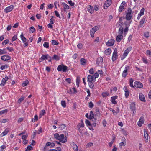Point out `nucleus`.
Instances as JSON below:
<instances>
[{
  "instance_id": "nucleus-20",
  "label": "nucleus",
  "mask_w": 151,
  "mask_h": 151,
  "mask_svg": "<svg viewBox=\"0 0 151 151\" xmlns=\"http://www.w3.org/2000/svg\"><path fill=\"white\" fill-rule=\"evenodd\" d=\"M72 145L73 149L75 151H78V148L76 144L74 142L72 143Z\"/></svg>"
},
{
  "instance_id": "nucleus-54",
  "label": "nucleus",
  "mask_w": 151,
  "mask_h": 151,
  "mask_svg": "<svg viewBox=\"0 0 151 151\" xmlns=\"http://www.w3.org/2000/svg\"><path fill=\"white\" fill-rule=\"evenodd\" d=\"M93 76L94 78L96 80V79L99 76V73L97 72H96L94 75H92Z\"/></svg>"
},
{
  "instance_id": "nucleus-33",
  "label": "nucleus",
  "mask_w": 151,
  "mask_h": 151,
  "mask_svg": "<svg viewBox=\"0 0 151 151\" xmlns=\"http://www.w3.org/2000/svg\"><path fill=\"white\" fill-rule=\"evenodd\" d=\"M111 52V50L110 48H108L105 50L104 53L106 55H109Z\"/></svg>"
},
{
  "instance_id": "nucleus-4",
  "label": "nucleus",
  "mask_w": 151,
  "mask_h": 151,
  "mask_svg": "<svg viewBox=\"0 0 151 151\" xmlns=\"http://www.w3.org/2000/svg\"><path fill=\"white\" fill-rule=\"evenodd\" d=\"M132 47L130 46L128 47L125 50L123 53L122 56L121 58V60H122L128 54L129 52L132 50Z\"/></svg>"
},
{
  "instance_id": "nucleus-16",
  "label": "nucleus",
  "mask_w": 151,
  "mask_h": 151,
  "mask_svg": "<svg viewBox=\"0 0 151 151\" xmlns=\"http://www.w3.org/2000/svg\"><path fill=\"white\" fill-rule=\"evenodd\" d=\"M48 58H51V57L48 54L43 55L42 56L40 59V60H41L40 62L46 60H47Z\"/></svg>"
},
{
  "instance_id": "nucleus-23",
  "label": "nucleus",
  "mask_w": 151,
  "mask_h": 151,
  "mask_svg": "<svg viewBox=\"0 0 151 151\" xmlns=\"http://www.w3.org/2000/svg\"><path fill=\"white\" fill-rule=\"evenodd\" d=\"M55 145V143L53 142H47L46 143V146L48 147L50 146V147L51 148L53 147Z\"/></svg>"
},
{
  "instance_id": "nucleus-2",
  "label": "nucleus",
  "mask_w": 151,
  "mask_h": 151,
  "mask_svg": "<svg viewBox=\"0 0 151 151\" xmlns=\"http://www.w3.org/2000/svg\"><path fill=\"white\" fill-rule=\"evenodd\" d=\"M57 70L58 71H62L65 72L68 71L69 70V68L67 66L62 64L59 65L58 66Z\"/></svg>"
},
{
  "instance_id": "nucleus-46",
  "label": "nucleus",
  "mask_w": 151,
  "mask_h": 151,
  "mask_svg": "<svg viewBox=\"0 0 151 151\" xmlns=\"http://www.w3.org/2000/svg\"><path fill=\"white\" fill-rule=\"evenodd\" d=\"M96 115L99 117H100L101 115L99 111V109H96Z\"/></svg>"
},
{
  "instance_id": "nucleus-53",
  "label": "nucleus",
  "mask_w": 151,
  "mask_h": 151,
  "mask_svg": "<svg viewBox=\"0 0 151 151\" xmlns=\"http://www.w3.org/2000/svg\"><path fill=\"white\" fill-rule=\"evenodd\" d=\"M24 97H22L20 98L17 101V103L20 104L21 102L24 99Z\"/></svg>"
},
{
  "instance_id": "nucleus-55",
  "label": "nucleus",
  "mask_w": 151,
  "mask_h": 151,
  "mask_svg": "<svg viewBox=\"0 0 151 151\" xmlns=\"http://www.w3.org/2000/svg\"><path fill=\"white\" fill-rule=\"evenodd\" d=\"M127 75L128 72L123 71L122 73V76L123 77L125 78Z\"/></svg>"
},
{
  "instance_id": "nucleus-17",
  "label": "nucleus",
  "mask_w": 151,
  "mask_h": 151,
  "mask_svg": "<svg viewBox=\"0 0 151 151\" xmlns=\"http://www.w3.org/2000/svg\"><path fill=\"white\" fill-rule=\"evenodd\" d=\"M115 41L114 40L110 39L106 43V45L108 46H113L114 44Z\"/></svg>"
},
{
  "instance_id": "nucleus-15",
  "label": "nucleus",
  "mask_w": 151,
  "mask_h": 151,
  "mask_svg": "<svg viewBox=\"0 0 151 151\" xmlns=\"http://www.w3.org/2000/svg\"><path fill=\"white\" fill-rule=\"evenodd\" d=\"M95 79L93 77V75H89L87 76V82H94L95 81Z\"/></svg>"
},
{
  "instance_id": "nucleus-32",
  "label": "nucleus",
  "mask_w": 151,
  "mask_h": 151,
  "mask_svg": "<svg viewBox=\"0 0 151 151\" xmlns=\"http://www.w3.org/2000/svg\"><path fill=\"white\" fill-rule=\"evenodd\" d=\"M20 37L21 40H22L23 42H25L27 41V39L24 37L23 33H22L20 35Z\"/></svg>"
},
{
  "instance_id": "nucleus-9",
  "label": "nucleus",
  "mask_w": 151,
  "mask_h": 151,
  "mask_svg": "<svg viewBox=\"0 0 151 151\" xmlns=\"http://www.w3.org/2000/svg\"><path fill=\"white\" fill-rule=\"evenodd\" d=\"M11 59V57L8 55H4L1 57V59L4 61L9 60Z\"/></svg>"
},
{
  "instance_id": "nucleus-35",
  "label": "nucleus",
  "mask_w": 151,
  "mask_h": 151,
  "mask_svg": "<svg viewBox=\"0 0 151 151\" xmlns=\"http://www.w3.org/2000/svg\"><path fill=\"white\" fill-rule=\"evenodd\" d=\"M46 113L45 111V110H42L40 112L39 116L41 117L42 116H44Z\"/></svg>"
},
{
  "instance_id": "nucleus-29",
  "label": "nucleus",
  "mask_w": 151,
  "mask_h": 151,
  "mask_svg": "<svg viewBox=\"0 0 151 151\" xmlns=\"http://www.w3.org/2000/svg\"><path fill=\"white\" fill-rule=\"evenodd\" d=\"M103 62V59L102 57H99L97 59L96 61V64H99L100 63H102Z\"/></svg>"
},
{
  "instance_id": "nucleus-5",
  "label": "nucleus",
  "mask_w": 151,
  "mask_h": 151,
  "mask_svg": "<svg viewBox=\"0 0 151 151\" xmlns=\"http://www.w3.org/2000/svg\"><path fill=\"white\" fill-rule=\"evenodd\" d=\"M118 58L117 54V49L116 48H115L114 51L113 53L112 57V60L113 61H114Z\"/></svg>"
},
{
  "instance_id": "nucleus-52",
  "label": "nucleus",
  "mask_w": 151,
  "mask_h": 151,
  "mask_svg": "<svg viewBox=\"0 0 151 151\" xmlns=\"http://www.w3.org/2000/svg\"><path fill=\"white\" fill-rule=\"evenodd\" d=\"M130 22H127L126 21L124 22V24L125 25L126 27H129L130 24H131Z\"/></svg>"
},
{
  "instance_id": "nucleus-60",
  "label": "nucleus",
  "mask_w": 151,
  "mask_h": 151,
  "mask_svg": "<svg viewBox=\"0 0 151 151\" xmlns=\"http://www.w3.org/2000/svg\"><path fill=\"white\" fill-rule=\"evenodd\" d=\"M53 7V5L52 4H50L47 5V9H51Z\"/></svg>"
},
{
  "instance_id": "nucleus-62",
  "label": "nucleus",
  "mask_w": 151,
  "mask_h": 151,
  "mask_svg": "<svg viewBox=\"0 0 151 151\" xmlns=\"http://www.w3.org/2000/svg\"><path fill=\"white\" fill-rule=\"evenodd\" d=\"M93 145V143L90 142L87 144L86 146L87 147H91Z\"/></svg>"
},
{
  "instance_id": "nucleus-13",
  "label": "nucleus",
  "mask_w": 151,
  "mask_h": 151,
  "mask_svg": "<svg viewBox=\"0 0 151 151\" xmlns=\"http://www.w3.org/2000/svg\"><path fill=\"white\" fill-rule=\"evenodd\" d=\"M144 123V117L143 116H141L139 121H138L137 123V125L139 127H141L142 125Z\"/></svg>"
},
{
  "instance_id": "nucleus-63",
  "label": "nucleus",
  "mask_w": 151,
  "mask_h": 151,
  "mask_svg": "<svg viewBox=\"0 0 151 151\" xmlns=\"http://www.w3.org/2000/svg\"><path fill=\"white\" fill-rule=\"evenodd\" d=\"M6 147L5 145H3L0 147V151H2L3 150L5 149Z\"/></svg>"
},
{
  "instance_id": "nucleus-57",
  "label": "nucleus",
  "mask_w": 151,
  "mask_h": 151,
  "mask_svg": "<svg viewBox=\"0 0 151 151\" xmlns=\"http://www.w3.org/2000/svg\"><path fill=\"white\" fill-rule=\"evenodd\" d=\"M124 6L120 5L118 9L119 12H122V10L124 9Z\"/></svg>"
},
{
  "instance_id": "nucleus-3",
  "label": "nucleus",
  "mask_w": 151,
  "mask_h": 151,
  "mask_svg": "<svg viewBox=\"0 0 151 151\" xmlns=\"http://www.w3.org/2000/svg\"><path fill=\"white\" fill-rule=\"evenodd\" d=\"M132 10L130 8H129L127 9V12L126 13V19L127 21H130L131 20L132 15Z\"/></svg>"
},
{
  "instance_id": "nucleus-21",
  "label": "nucleus",
  "mask_w": 151,
  "mask_h": 151,
  "mask_svg": "<svg viewBox=\"0 0 151 151\" xmlns=\"http://www.w3.org/2000/svg\"><path fill=\"white\" fill-rule=\"evenodd\" d=\"M87 10L88 11L91 13H93L94 10L93 7L91 5H89L88 6L87 8Z\"/></svg>"
},
{
  "instance_id": "nucleus-44",
  "label": "nucleus",
  "mask_w": 151,
  "mask_h": 151,
  "mask_svg": "<svg viewBox=\"0 0 151 151\" xmlns=\"http://www.w3.org/2000/svg\"><path fill=\"white\" fill-rule=\"evenodd\" d=\"M99 26H96L92 28V30H94L95 32L98 30L99 29Z\"/></svg>"
},
{
  "instance_id": "nucleus-51",
  "label": "nucleus",
  "mask_w": 151,
  "mask_h": 151,
  "mask_svg": "<svg viewBox=\"0 0 151 151\" xmlns=\"http://www.w3.org/2000/svg\"><path fill=\"white\" fill-rule=\"evenodd\" d=\"M142 60L143 63H145L146 64H147L148 63V61L147 59L145 57H143L142 58Z\"/></svg>"
},
{
  "instance_id": "nucleus-42",
  "label": "nucleus",
  "mask_w": 151,
  "mask_h": 151,
  "mask_svg": "<svg viewBox=\"0 0 151 151\" xmlns=\"http://www.w3.org/2000/svg\"><path fill=\"white\" fill-rule=\"evenodd\" d=\"M43 46L44 47L46 48H49V43L47 42H45Z\"/></svg>"
},
{
  "instance_id": "nucleus-41",
  "label": "nucleus",
  "mask_w": 151,
  "mask_h": 151,
  "mask_svg": "<svg viewBox=\"0 0 151 151\" xmlns=\"http://www.w3.org/2000/svg\"><path fill=\"white\" fill-rule=\"evenodd\" d=\"M9 41L8 39L5 40L2 42V45H5L7 44H8L9 43Z\"/></svg>"
},
{
  "instance_id": "nucleus-12",
  "label": "nucleus",
  "mask_w": 151,
  "mask_h": 151,
  "mask_svg": "<svg viewBox=\"0 0 151 151\" xmlns=\"http://www.w3.org/2000/svg\"><path fill=\"white\" fill-rule=\"evenodd\" d=\"M134 86L136 88H142L143 87V84L141 82L138 81H135L134 83Z\"/></svg>"
},
{
  "instance_id": "nucleus-14",
  "label": "nucleus",
  "mask_w": 151,
  "mask_h": 151,
  "mask_svg": "<svg viewBox=\"0 0 151 151\" xmlns=\"http://www.w3.org/2000/svg\"><path fill=\"white\" fill-rule=\"evenodd\" d=\"M147 132L146 129H144V138L145 141L146 142H147L148 141V134Z\"/></svg>"
},
{
  "instance_id": "nucleus-64",
  "label": "nucleus",
  "mask_w": 151,
  "mask_h": 151,
  "mask_svg": "<svg viewBox=\"0 0 151 151\" xmlns=\"http://www.w3.org/2000/svg\"><path fill=\"white\" fill-rule=\"evenodd\" d=\"M146 53L149 57H151V51L147 50L146 51Z\"/></svg>"
},
{
  "instance_id": "nucleus-7",
  "label": "nucleus",
  "mask_w": 151,
  "mask_h": 151,
  "mask_svg": "<svg viewBox=\"0 0 151 151\" xmlns=\"http://www.w3.org/2000/svg\"><path fill=\"white\" fill-rule=\"evenodd\" d=\"M14 8L13 5H11L5 8L4 10V12L6 13L10 12Z\"/></svg>"
},
{
  "instance_id": "nucleus-31",
  "label": "nucleus",
  "mask_w": 151,
  "mask_h": 151,
  "mask_svg": "<svg viewBox=\"0 0 151 151\" xmlns=\"http://www.w3.org/2000/svg\"><path fill=\"white\" fill-rule=\"evenodd\" d=\"M119 25L120 27L119 29L118 33L119 35H122L123 31V27L120 24H119Z\"/></svg>"
},
{
  "instance_id": "nucleus-58",
  "label": "nucleus",
  "mask_w": 151,
  "mask_h": 151,
  "mask_svg": "<svg viewBox=\"0 0 151 151\" xmlns=\"http://www.w3.org/2000/svg\"><path fill=\"white\" fill-rule=\"evenodd\" d=\"M17 38V35H14L12 37L11 40L12 42L15 41Z\"/></svg>"
},
{
  "instance_id": "nucleus-26",
  "label": "nucleus",
  "mask_w": 151,
  "mask_h": 151,
  "mask_svg": "<svg viewBox=\"0 0 151 151\" xmlns=\"http://www.w3.org/2000/svg\"><path fill=\"white\" fill-rule=\"evenodd\" d=\"M139 99L140 100L144 102L145 101V99L144 96V95L142 93H140L139 94Z\"/></svg>"
},
{
  "instance_id": "nucleus-50",
  "label": "nucleus",
  "mask_w": 151,
  "mask_h": 151,
  "mask_svg": "<svg viewBox=\"0 0 151 151\" xmlns=\"http://www.w3.org/2000/svg\"><path fill=\"white\" fill-rule=\"evenodd\" d=\"M53 58V59L57 61L59 60L60 59L59 57L56 55H54Z\"/></svg>"
},
{
  "instance_id": "nucleus-25",
  "label": "nucleus",
  "mask_w": 151,
  "mask_h": 151,
  "mask_svg": "<svg viewBox=\"0 0 151 151\" xmlns=\"http://www.w3.org/2000/svg\"><path fill=\"white\" fill-rule=\"evenodd\" d=\"M7 53V52L6 51V49L4 48L3 49H0V55L6 54Z\"/></svg>"
},
{
  "instance_id": "nucleus-24",
  "label": "nucleus",
  "mask_w": 151,
  "mask_h": 151,
  "mask_svg": "<svg viewBox=\"0 0 151 151\" xmlns=\"http://www.w3.org/2000/svg\"><path fill=\"white\" fill-rule=\"evenodd\" d=\"M87 60L84 58H81L80 59V62L81 64L83 65H85L86 63Z\"/></svg>"
},
{
  "instance_id": "nucleus-40",
  "label": "nucleus",
  "mask_w": 151,
  "mask_h": 151,
  "mask_svg": "<svg viewBox=\"0 0 151 151\" xmlns=\"http://www.w3.org/2000/svg\"><path fill=\"white\" fill-rule=\"evenodd\" d=\"M134 81L133 80L132 78H130L129 79L130 86L132 88H134V86L133 84V83Z\"/></svg>"
},
{
  "instance_id": "nucleus-37",
  "label": "nucleus",
  "mask_w": 151,
  "mask_h": 151,
  "mask_svg": "<svg viewBox=\"0 0 151 151\" xmlns=\"http://www.w3.org/2000/svg\"><path fill=\"white\" fill-rule=\"evenodd\" d=\"M29 83V81L27 80H26L23 82V83L22 84V86L23 87L26 86Z\"/></svg>"
},
{
  "instance_id": "nucleus-34",
  "label": "nucleus",
  "mask_w": 151,
  "mask_h": 151,
  "mask_svg": "<svg viewBox=\"0 0 151 151\" xmlns=\"http://www.w3.org/2000/svg\"><path fill=\"white\" fill-rule=\"evenodd\" d=\"M109 92L107 91L103 92L102 93V96L103 97H106L109 96Z\"/></svg>"
},
{
  "instance_id": "nucleus-49",
  "label": "nucleus",
  "mask_w": 151,
  "mask_h": 151,
  "mask_svg": "<svg viewBox=\"0 0 151 151\" xmlns=\"http://www.w3.org/2000/svg\"><path fill=\"white\" fill-rule=\"evenodd\" d=\"M65 127L66 126L65 124H62L60 126L59 128L61 130H63L65 128Z\"/></svg>"
},
{
  "instance_id": "nucleus-47",
  "label": "nucleus",
  "mask_w": 151,
  "mask_h": 151,
  "mask_svg": "<svg viewBox=\"0 0 151 151\" xmlns=\"http://www.w3.org/2000/svg\"><path fill=\"white\" fill-rule=\"evenodd\" d=\"M8 67V66L6 65L5 64L4 65H2L0 67V69L1 70H3L5 69L6 68H7Z\"/></svg>"
},
{
  "instance_id": "nucleus-59",
  "label": "nucleus",
  "mask_w": 151,
  "mask_h": 151,
  "mask_svg": "<svg viewBox=\"0 0 151 151\" xmlns=\"http://www.w3.org/2000/svg\"><path fill=\"white\" fill-rule=\"evenodd\" d=\"M144 36L145 37L147 38H148L149 37V32H145L144 34Z\"/></svg>"
},
{
  "instance_id": "nucleus-36",
  "label": "nucleus",
  "mask_w": 151,
  "mask_h": 151,
  "mask_svg": "<svg viewBox=\"0 0 151 151\" xmlns=\"http://www.w3.org/2000/svg\"><path fill=\"white\" fill-rule=\"evenodd\" d=\"M62 4L64 6L65 9H68L69 8V6L65 2L62 3Z\"/></svg>"
},
{
  "instance_id": "nucleus-39",
  "label": "nucleus",
  "mask_w": 151,
  "mask_h": 151,
  "mask_svg": "<svg viewBox=\"0 0 151 151\" xmlns=\"http://www.w3.org/2000/svg\"><path fill=\"white\" fill-rule=\"evenodd\" d=\"M95 32H96L94 30H92V29H91L90 31V34L91 37H94V34Z\"/></svg>"
},
{
  "instance_id": "nucleus-30",
  "label": "nucleus",
  "mask_w": 151,
  "mask_h": 151,
  "mask_svg": "<svg viewBox=\"0 0 151 151\" xmlns=\"http://www.w3.org/2000/svg\"><path fill=\"white\" fill-rule=\"evenodd\" d=\"M9 131L8 129H6L1 134V136L3 137L6 135L9 132Z\"/></svg>"
},
{
  "instance_id": "nucleus-18",
  "label": "nucleus",
  "mask_w": 151,
  "mask_h": 151,
  "mask_svg": "<svg viewBox=\"0 0 151 151\" xmlns=\"http://www.w3.org/2000/svg\"><path fill=\"white\" fill-rule=\"evenodd\" d=\"M67 92L69 94H74L77 93V91L75 88H72L70 89L69 91H67Z\"/></svg>"
},
{
  "instance_id": "nucleus-19",
  "label": "nucleus",
  "mask_w": 151,
  "mask_h": 151,
  "mask_svg": "<svg viewBox=\"0 0 151 151\" xmlns=\"http://www.w3.org/2000/svg\"><path fill=\"white\" fill-rule=\"evenodd\" d=\"M118 98L117 96H115L111 97V102L113 104H117V101L115 100L116 99Z\"/></svg>"
},
{
  "instance_id": "nucleus-1",
  "label": "nucleus",
  "mask_w": 151,
  "mask_h": 151,
  "mask_svg": "<svg viewBox=\"0 0 151 151\" xmlns=\"http://www.w3.org/2000/svg\"><path fill=\"white\" fill-rule=\"evenodd\" d=\"M54 137L57 140L62 143H65L67 141V137L63 134L59 135L58 133H55L54 134Z\"/></svg>"
},
{
  "instance_id": "nucleus-45",
  "label": "nucleus",
  "mask_w": 151,
  "mask_h": 151,
  "mask_svg": "<svg viewBox=\"0 0 151 151\" xmlns=\"http://www.w3.org/2000/svg\"><path fill=\"white\" fill-rule=\"evenodd\" d=\"M51 42L52 45H58L59 44V42L58 41L54 40H52Z\"/></svg>"
},
{
  "instance_id": "nucleus-11",
  "label": "nucleus",
  "mask_w": 151,
  "mask_h": 151,
  "mask_svg": "<svg viewBox=\"0 0 151 151\" xmlns=\"http://www.w3.org/2000/svg\"><path fill=\"white\" fill-rule=\"evenodd\" d=\"M9 78L8 76H6L3 78L1 80V83L0 84L1 86H4L6 84V82L8 80Z\"/></svg>"
},
{
  "instance_id": "nucleus-28",
  "label": "nucleus",
  "mask_w": 151,
  "mask_h": 151,
  "mask_svg": "<svg viewBox=\"0 0 151 151\" xmlns=\"http://www.w3.org/2000/svg\"><path fill=\"white\" fill-rule=\"evenodd\" d=\"M123 36L121 35H117L116 37V40L118 42H119L121 41V39L122 38Z\"/></svg>"
},
{
  "instance_id": "nucleus-43",
  "label": "nucleus",
  "mask_w": 151,
  "mask_h": 151,
  "mask_svg": "<svg viewBox=\"0 0 151 151\" xmlns=\"http://www.w3.org/2000/svg\"><path fill=\"white\" fill-rule=\"evenodd\" d=\"M8 110L7 109H6L0 111V115H2L4 114H6L7 113Z\"/></svg>"
},
{
  "instance_id": "nucleus-10",
  "label": "nucleus",
  "mask_w": 151,
  "mask_h": 151,
  "mask_svg": "<svg viewBox=\"0 0 151 151\" xmlns=\"http://www.w3.org/2000/svg\"><path fill=\"white\" fill-rule=\"evenodd\" d=\"M147 21V19L146 17L144 16L139 22V27H141L142 26L143 24L145 23Z\"/></svg>"
},
{
  "instance_id": "nucleus-38",
  "label": "nucleus",
  "mask_w": 151,
  "mask_h": 151,
  "mask_svg": "<svg viewBox=\"0 0 151 151\" xmlns=\"http://www.w3.org/2000/svg\"><path fill=\"white\" fill-rule=\"evenodd\" d=\"M88 84L89 87L91 89H93L94 87V84L93 83V82H88Z\"/></svg>"
},
{
  "instance_id": "nucleus-6",
  "label": "nucleus",
  "mask_w": 151,
  "mask_h": 151,
  "mask_svg": "<svg viewBox=\"0 0 151 151\" xmlns=\"http://www.w3.org/2000/svg\"><path fill=\"white\" fill-rule=\"evenodd\" d=\"M130 109L131 111H133V116H134L136 112V109L135 108V105L134 103L131 104L130 106Z\"/></svg>"
},
{
  "instance_id": "nucleus-56",
  "label": "nucleus",
  "mask_w": 151,
  "mask_h": 151,
  "mask_svg": "<svg viewBox=\"0 0 151 151\" xmlns=\"http://www.w3.org/2000/svg\"><path fill=\"white\" fill-rule=\"evenodd\" d=\"M29 30L30 32L33 33L35 31V29L33 27H32L30 28Z\"/></svg>"
},
{
  "instance_id": "nucleus-27",
  "label": "nucleus",
  "mask_w": 151,
  "mask_h": 151,
  "mask_svg": "<svg viewBox=\"0 0 151 151\" xmlns=\"http://www.w3.org/2000/svg\"><path fill=\"white\" fill-rule=\"evenodd\" d=\"M84 127V124L83 122V121L81 120V122L79 123L77 125V128H83Z\"/></svg>"
},
{
  "instance_id": "nucleus-48",
  "label": "nucleus",
  "mask_w": 151,
  "mask_h": 151,
  "mask_svg": "<svg viewBox=\"0 0 151 151\" xmlns=\"http://www.w3.org/2000/svg\"><path fill=\"white\" fill-rule=\"evenodd\" d=\"M61 105L63 107L65 108L66 106V101H61Z\"/></svg>"
},
{
  "instance_id": "nucleus-8",
  "label": "nucleus",
  "mask_w": 151,
  "mask_h": 151,
  "mask_svg": "<svg viewBox=\"0 0 151 151\" xmlns=\"http://www.w3.org/2000/svg\"><path fill=\"white\" fill-rule=\"evenodd\" d=\"M111 0H107L104 3L103 6L104 8L105 9H107L108 7L111 5Z\"/></svg>"
},
{
  "instance_id": "nucleus-61",
  "label": "nucleus",
  "mask_w": 151,
  "mask_h": 151,
  "mask_svg": "<svg viewBox=\"0 0 151 151\" xmlns=\"http://www.w3.org/2000/svg\"><path fill=\"white\" fill-rule=\"evenodd\" d=\"M124 92L125 93V97L126 98H127L128 97V96H129V91H126V92Z\"/></svg>"
},
{
  "instance_id": "nucleus-22",
  "label": "nucleus",
  "mask_w": 151,
  "mask_h": 151,
  "mask_svg": "<svg viewBox=\"0 0 151 151\" xmlns=\"http://www.w3.org/2000/svg\"><path fill=\"white\" fill-rule=\"evenodd\" d=\"M94 118V120L96 121V118H94V114L92 111L90 112V115L88 117V119L90 120Z\"/></svg>"
}]
</instances>
